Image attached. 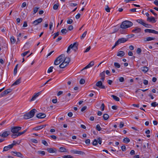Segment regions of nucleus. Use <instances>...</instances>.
I'll return each instance as SVG.
<instances>
[{
    "instance_id": "1",
    "label": "nucleus",
    "mask_w": 158,
    "mask_h": 158,
    "mask_svg": "<svg viewBox=\"0 0 158 158\" xmlns=\"http://www.w3.org/2000/svg\"><path fill=\"white\" fill-rule=\"evenodd\" d=\"M133 24V23L131 22L126 20L121 23L120 27L122 29H126L132 26Z\"/></svg>"
},
{
    "instance_id": "2",
    "label": "nucleus",
    "mask_w": 158,
    "mask_h": 158,
    "mask_svg": "<svg viewBox=\"0 0 158 158\" xmlns=\"http://www.w3.org/2000/svg\"><path fill=\"white\" fill-rule=\"evenodd\" d=\"M37 110L35 109L31 110L30 112L26 113L24 115V118L25 119H28L33 117Z\"/></svg>"
},
{
    "instance_id": "3",
    "label": "nucleus",
    "mask_w": 158,
    "mask_h": 158,
    "mask_svg": "<svg viewBox=\"0 0 158 158\" xmlns=\"http://www.w3.org/2000/svg\"><path fill=\"white\" fill-rule=\"evenodd\" d=\"M21 128L22 127H11V131L13 133L11 135V137L14 138L17 137L15 135L19 132V131H20Z\"/></svg>"
},
{
    "instance_id": "4",
    "label": "nucleus",
    "mask_w": 158,
    "mask_h": 158,
    "mask_svg": "<svg viewBox=\"0 0 158 158\" xmlns=\"http://www.w3.org/2000/svg\"><path fill=\"white\" fill-rule=\"evenodd\" d=\"M70 60V58L69 57H65L64 61L59 66V68L60 69L64 68L69 64Z\"/></svg>"
},
{
    "instance_id": "5",
    "label": "nucleus",
    "mask_w": 158,
    "mask_h": 158,
    "mask_svg": "<svg viewBox=\"0 0 158 158\" xmlns=\"http://www.w3.org/2000/svg\"><path fill=\"white\" fill-rule=\"evenodd\" d=\"M64 54H61L57 57L54 61V65H59L60 63L63 62L65 59Z\"/></svg>"
},
{
    "instance_id": "6",
    "label": "nucleus",
    "mask_w": 158,
    "mask_h": 158,
    "mask_svg": "<svg viewBox=\"0 0 158 158\" xmlns=\"http://www.w3.org/2000/svg\"><path fill=\"white\" fill-rule=\"evenodd\" d=\"M78 44L77 42H75L70 44L68 47L67 52L69 53L71 49H72L75 52H76L78 49Z\"/></svg>"
},
{
    "instance_id": "7",
    "label": "nucleus",
    "mask_w": 158,
    "mask_h": 158,
    "mask_svg": "<svg viewBox=\"0 0 158 158\" xmlns=\"http://www.w3.org/2000/svg\"><path fill=\"white\" fill-rule=\"evenodd\" d=\"M12 91V89H9L5 90L0 94V97H2L4 96L6 94H7L11 92Z\"/></svg>"
},
{
    "instance_id": "8",
    "label": "nucleus",
    "mask_w": 158,
    "mask_h": 158,
    "mask_svg": "<svg viewBox=\"0 0 158 158\" xmlns=\"http://www.w3.org/2000/svg\"><path fill=\"white\" fill-rule=\"evenodd\" d=\"M96 85L100 89H105V86L102 85V83L101 81H99L97 82Z\"/></svg>"
},
{
    "instance_id": "9",
    "label": "nucleus",
    "mask_w": 158,
    "mask_h": 158,
    "mask_svg": "<svg viewBox=\"0 0 158 158\" xmlns=\"http://www.w3.org/2000/svg\"><path fill=\"white\" fill-rule=\"evenodd\" d=\"M128 40V39L125 38H121L119 39L118 40L116 41L118 45L119 44L122 43H123L126 42Z\"/></svg>"
},
{
    "instance_id": "10",
    "label": "nucleus",
    "mask_w": 158,
    "mask_h": 158,
    "mask_svg": "<svg viewBox=\"0 0 158 158\" xmlns=\"http://www.w3.org/2000/svg\"><path fill=\"white\" fill-rule=\"evenodd\" d=\"M15 145V144L13 143L10 145H9L7 146H5L4 148H3V151H6L8 150H9L10 149L12 148L14 145Z\"/></svg>"
},
{
    "instance_id": "11",
    "label": "nucleus",
    "mask_w": 158,
    "mask_h": 158,
    "mask_svg": "<svg viewBox=\"0 0 158 158\" xmlns=\"http://www.w3.org/2000/svg\"><path fill=\"white\" fill-rule=\"evenodd\" d=\"M43 21V19L41 18H40L39 19H36L33 21L32 24L34 26H36L38 25L40 23H41Z\"/></svg>"
},
{
    "instance_id": "12",
    "label": "nucleus",
    "mask_w": 158,
    "mask_h": 158,
    "mask_svg": "<svg viewBox=\"0 0 158 158\" xmlns=\"http://www.w3.org/2000/svg\"><path fill=\"white\" fill-rule=\"evenodd\" d=\"M144 31L145 32H149L158 34V31L154 30L147 29H145Z\"/></svg>"
},
{
    "instance_id": "13",
    "label": "nucleus",
    "mask_w": 158,
    "mask_h": 158,
    "mask_svg": "<svg viewBox=\"0 0 158 158\" xmlns=\"http://www.w3.org/2000/svg\"><path fill=\"white\" fill-rule=\"evenodd\" d=\"M11 153H14L15 154L14 155L15 156L21 158L23 157V154L20 152H17L16 151H12Z\"/></svg>"
},
{
    "instance_id": "14",
    "label": "nucleus",
    "mask_w": 158,
    "mask_h": 158,
    "mask_svg": "<svg viewBox=\"0 0 158 158\" xmlns=\"http://www.w3.org/2000/svg\"><path fill=\"white\" fill-rule=\"evenodd\" d=\"M41 92H39L34 94L31 99L30 100V102L34 101L41 94Z\"/></svg>"
},
{
    "instance_id": "15",
    "label": "nucleus",
    "mask_w": 158,
    "mask_h": 158,
    "mask_svg": "<svg viewBox=\"0 0 158 158\" xmlns=\"http://www.w3.org/2000/svg\"><path fill=\"white\" fill-rule=\"evenodd\" d=\"M47 125L46 124L44 125H41L39 126H37L34 128H33V130H35V131H37L43 128L44 127H45Z\"/></svg>"
},
{
    "instance_id": "16",
    "label": "nucleus",
    "mask_w": 158,
    "mask_h": 158,
    "mask_svg": "<svg viewBox=\"0 0 158 158\" xmlns=\"http://www.w3.org/2000/svg\"><path fill=\"white\" fill-rule=\"evenodd\" d=\"M71 152L74 154H78L79 155H83L84 154V153L83 152L77 150H72L71 151Z\"/></svg>"
},
{
    "instance_id": "17",
    "label": "nucleus",
    "mask_w": 158,
    "mask_h": 158,
    "mask_svg": "<svg viewBox=\"0 0 158 158\" xmlns=\"http://www.w3.org/2000/svg\"><path fill=\"white\" fill-rule=\"evenodd\" d=\"M46 115L43 113H40L37 114L36 115V117L39 118H43L45 117Z\"/></svg>"
},
{
    "instance_id": "18",
    "label": "nucleus",
    "mask_w": 158,
    "mask_h": 158,
    "mask_svg": "<svg viewBox=\"0 0 158 158\" xmlns=\"http://www.w3.org/2000/svg\"><path fill=\"white\" fill-rule=\"evenodd\" d=\"M47 150L50 153H56L57 152V150L56 148H47Z\"/></svg>"
},
{
    "instance_id": "19",
    "label": "nucleus",
    "mask_w": 158,
    "mask_h": 158,
    "mask_svg": "<svg viewBox=\"0 0 158 158\" xmlns=\"http://www.w3.org/2000/svg\"><path fill=\"white\" fill-rule=\"evenodd\" d=\"M94 64V61H91L88 65H87L84 68L82 69H87L93 66Z\"/></svg>"
},
{
    "instance_id": "20",
    "label": "nucleus",
    "mask_w": 158,
    "mask_h": 158,
    "mask_svg": "<svg viewBox=\"0 0 158 158\" xmlns=\"http://www.w3.org/2000/svg\"><path fill=\"white\" fill-rule=\"evenodd\" d=\"M141 29L140 28H139L138 27H136L132 30V32L135 33H138L140 32L141 31Z\"/></svg>"
},
{
    "instance_id": "21",
    "label": "nucleus",
    "mask_w": 158,
    "mask_h": 158,
    "mask_svg": "<svg viewBox=\"0 0 158 158\" xmlns=\"http://www.w3.org/2000/svg\"><path fill=\"white\" fill-rule=\"evenodd\" d=\"M147 21H149L150 22L154 23L156 22L154 18L153 17H150L149 18H148L147 19Z\"/></svg>"
},
{
    "instance_id": "22",
    "label": "nucleus",
    "mask_w": 158,
    "mask_h": 158,
    "mask_svg": "<svg viewBox=\"0 0 158 158\" xmlns=\"http://www.w3.org/2000/svg\"><path fill=\"white\" fill-rule=\"evenodd\" d=\"M10 134L9 131H4L2 134H0V136L2 137H5L8 136Z\"/></svg>"
},
{
    "instance_id": "23",
    "label": "nucleus",
    "mask_w": 158,
    "mask_h": 158,
    "mask_svg": "<svg viewBox=\"0 0 158 158\" xmlns=\"http://www.w3.org/2000/svg\"><path fill=\"white\" fill-rule=\"evenodd\" d=\"M21 77L17 80L11 86L16 85H19L21 83Z\"/></svg>"
},
{
    "instance_id": "24",
    "label": "nucleus",
    "mask_w": 158,
    "mask_h": 158,
    "mask_svg": "<svg viewBox=\"0 0 158 158\" xmlns=\"http://www.w3.org/2000/svg\"><path fill=\"white\" fill-rule=\"evenodd\" d=\"M125 55V52L124 51H120L118 52L117 53V56H118L122 57Z\"/></svg>"
},
{
    "instance_id": "25",
    "label": "nucleus",
    "mask_w": 158,
    "mask_h": 158,
    "mask_svg": "<svg viewBox=\"0 0 158 158\" xmlns=\"http://www.w3.org/2000/svg\"><path fill=\"white\" fill-rule=\"evenodd\" d=\"M105 71L102 72L100 74V76L101 77V79L103 81L105 79Z\"/></svg>"
},
{
    "instance_id": "26",
    "label": "nucleus",
    "mask_w": 158,
    "mask_h": 158,
    "mask_svg": "<svg viewBox=\"0 0 158 158\" xmlns=\"http://www.w3.org/2000/svg\"><path fill=\"white\" fill-rule=\"evenodd\" d=\"M155 39V38L151 37H147L146 38H145L144 39V41H149L152 40H153Z\"/></svg>"
},
{
    "instance_id": "27",
    "label": "nucleus",
    "mask_w": 158,
    "mask_h": 158,
    "mask_svg": "<svg viewBox=\"0 0 158 158\" xmlns=\"http://www.w3.org/2000/svg\"><path fill=\"white\" fill-rule=\"evenodd\" d=\"M136 21L139 24L143 25V26L145 23V22L142 19H139L136 20Z\"/></svg>"
},
{
    "instance_id": "28",
    "label": "nucleus",
    "mask_w": 158,
    "mask_h": 158,
    "mask_svg": "<svg viewBox=\"0 0 158 158\" xmlns=\"http://www.w3.org/2000/svg\"><path fill=\"white\" fill-rule=\"evenodd\" d=\"M60 151L61 152H67V150L65 148L61 147L60 148Z\"/></svg>"
},
{
    "instance_id": "29",
    "label": "nucleus",
    "mask_w": 158,
    "mask_h": 158,
    "mask_svg": "<svg viewBox=\"0 0 158 158\" xmlns=\"http://www.w3.org/2000/svg\"><path fill=\"white\" fill-rule=\"evenodd\" d=\"M27 131V129H26L24 130L23 131L21 132H19L18 133H17V134H16L15 135H16L17 136H19L23 134H24L25 132H26Z\"/></svg>"
},
{
    "instance_id": "30",
    "label": "nucleus",
    "mask_w": 158,
    "mask_h": 158,
    "mask_svg": "<svg viewBox=\"0 0 158 158\" xmlns=\"http://www.w3.org/2000/svg\"><path fill=\"white\" fill-rule=\"evenodd\" d=\"M111 96L114 100L116 101H119V98L117 96L113 95H112Z\"/></svg>"
},
{
    "instance_id": "31",
    "label": "nucleus",
    "mask_w": 158,
    "mask_h": 158,
    "mask_svg": "<svg viewBox=\"0 0 158 158\" xmlns=\"http://www.w3.org/2000/svg\"><path fill=\"white\" fill-rule=\"evenodd\" d=\"M10 41L11 43L13 44H14L16 41V40L15 38L13 36H11L10 37Z\"/></svg>"
},
{
    "instance_id": "32",
    "label": "nucleus",
    "mask_w": 158,
    "mask_h": 158,
    "mask_svg": "<svg viewBox=\"0 0 158 158\" xmlns=\"http://www.w3.org/2000/svg\"><path fill=\"white\" fill-rule=\"evenodd\" d=\"M103 117L104 120H107L109 118V115L106 114H104Z\"/></svg>"
},
{
    "instance_id": "33",
    "label": "nucleus",
    "mask_w": 158,
    "mask_h": 158,
    "mask_svg": "<svg viewBox=\"0 0 158 158\" xmlns=\"http://www.w3.org/2000/svg\"><path fill=\"white\" fill-rule=\"evenodd\" d=\"M123 141L124 143H127L130 141V140L128 138L126 137L123 139Z\"/></svg>"
},
{
    "instance_id": "34",
    "label": "nucleus",
    "mask_w": 158,
    "mask_h": 158,
    "mask_svg": "<svg viewBox=\"0 0 158 158\" xmlns=\"http://www.w3.org/2000/svg\"><path fill=\"white\" fill-rule=\"evenodd\" d=\"M58 65H54V66H51L48 69H58L59 68Z\"/></svg>"
},
{
    "instance_id": "35",
    "label": "nucleus",
    "mask_w": 158,
    "mask_h": 158,
    "mask_svg": "<svg viewBox=\"0 0 158 158\" xmlns=\"http://www.w3.org/2000/svg\"><path fill=\"white\" fill-rule=\"evenodd\" d=\"M114 65L115 67L117 68H119L120 67V64L117 62H115L114 64Z\"/></svg>"
},
{
    "instance_id": "36",
    "label": "nucleus",
    "mask_w": 158,
    "mask_h": 158,
    "mask_svg": "<svg viewBox=\"0 0 158 158\" xmlns=\"http://www.w3.org/2000/svg\"><path fill=\"white\" fill-rule=\"evenodd\" d=\"M39 9V7H35L33 8V14H35L38 11V9Z\"/></svg>"
},
{
    "instance_id": "37",
    "label": "nucleus",
    "mask_w": 158,
    "mask_h": 158,
    "mask_svg": "<svg viewBox=\"0 0 158 158\" xmlns=\"http://www.w3.org/2000/svg\"><path fill=\"white\" fill-rule=\"evenodd\" d=\"M68 32V30L66 29H63L61 31V32L63 34H65Z\"/></svg>"
},
{
    "instance_id": "38",
    "label": "nucleus",
    "mask_w": 158,
    "mask_h": 158,
    "mask_svg": "<svg viewBox=\"0 0 158 158\" xmlns=\"http://www.w3.org/2000/svg\"><path fill=\"white\" fill-rule=\"evenodd\" d=\"M87 33V31H85L83 34L81 36V39H83L86 36Z\"/></svg>"
},
{
    "instance_id": "39",
    "label": "nucleus",
    "mask_w": 158,
    "mask_h": 158,
    "mask_svg": "<svg viewBox=\"0 0 158 158\" xmlns=\"http://www.w3.org/2000/svg\"><path fill=\"white\" fill-rule=\"evenodd\" d=\"M143 26L146 27L148 28H151L152 27L151 25L148 24L146 23H145Z\"/></svg>"
},
{
    "instance_id": "40",
    "label": "nucleus",
    "mask_w": 158,
    "mask_h": 158,
    "mask_svg": "<svg viewBox=\"0 0 158 158\" xmlns=\"http://www.w3.org/2000/svg\"><path fill=\"white\" fill-rule=\"evenodd\" d=\"M42 143L44 145L46 146H48V144L47 143V142L44 140H42Z\"/></svg>"
},
{
    "instance_id": "41",
    "label": "nucleus",
    "mask_w": 158,
    "mask_h": 158,
    "mask_svg": "<svg viewBox=\"0 0 158 158\" xmlns=\"http://www.w3.org/2000/svg\"><path fill=\"white\" fill-rule=\"evenodd\" d=\"M96 129L98 131H100L101 130L102 128L99 124H97L96 125Z\"/></svg>"
},
{
    "instance_id": "42",
    "label": "nucleus",
    "mask_w": 158,
    "mask_h": 158,
    "mask_svg": "<svg viewBox=\"0 0 158 158\" xmlns=\"http://www.w3.org/2000/svg\"><path fill=\"white\" fill-rule=\"evenodd\" d=\"M98 140L94 139L93 143V145L96 146L98 144Z\"/></svg>"
},
{
    "instance_id": "43",
    "label": "nucleus",
    "mask_w": 158,
    "mask_h": 158,
    "mask_svg": "<svg viewBox=\"0 0 158 158\" xmlns=\"http://www.w3.org/2000/svg\"><path fill=\"white\" fill-rule=\"evenodd\" d=\"M63 158H73V157L70 155H68L63 156Z\"/></svg>"
},
{
    "instance_id": "44",
    "label": "nucleus",
    "mask_w": 158,
    "mask_h": 158,
    "mask_svg": "<svg viewBox=\"0 0 158 158\" xmlns=\"http://www.w3.org/2000/svg\"><path fill=\"white\" fill-rule=\"evenodd\" d=\"M151 106L153 107H155L158 105V104L156 102H153L151 103Z\"/></svg>"
},
{
    "instance_id": "45",
    "label": "nucleus",
    "mask_w": 158,
    "mask_h": 158,
    "mask_svg": "<svg viewBox=\"0 0 158 158\" xmlns=\"http://www.w3.org/2000/svg\"><path fill=\"white\" fill-rule=\"evenodd\" d=\"M97 140H98V143L99 144H101L102 142V139L100 137H99L97 139Z\"/></svg>"
},
{
    "instance_id": "46",
    "label": "nucleus",
    "mask_w": 158,
    "mask_h": 158,
    "mask_svg": "<svg viewBox=\"0 0 158 158\" xmlns=\"http://www.w3.org/2000/svg\"><path fill=\"white\" fill-rule=\"evenodd\" d=\"M141 51V49L140 48H138L136 52L138 54H140Z\"/></svg>"
},
{
    "instance_id": "47",
    "label": "nucleus",
    "mask_w": 158,
    "mask_h": 158,
    "mask_svg": "<svg viewBox=\"0 0 158 158\" xmlns=\"http://www.w3.org/2000/svg\"><path fill=\"white\" fill-rule=\"evenodd\" d=\"M69 5L71 6H75L77 5V4L73 3H70L69 2Z\"/></svg>"
},
{
    "instance_id": "48",
    "label": "nucleus",
    "mask_w": 158,
    "mask_h": 158,
    "mask_svg": "<svg viewBox=\"0 0 158 158\" xmlns=\"http://www.w3.org/2000/svg\"><path fill=\"white\" fill-rule=\"evenodd\" d=\"M110 9L108 5H106V7L105 8V10L107 12H110Z\"/></svg>"
},
{
    "instance_id": "49",
    "label": "nucleus",
    "mask_w": 158,
    "mask_h": 158,
    "mask_svg": "<svg viewBox=\"0 0 158 158\" xmlns=\"http://www.w3.org/2000/svg\"><path fill=\"white\" fill-rule=\"evenodd\" d=\"M38 153L42 155H44L45 154V152L44 151H40L38 152Z\"/></svg>"
},
{
    "instance_id": "50",
    "label": "nucleus",
    "mask_w": 158,
    "mask_h": 158,
    "mask_svg": "<svg viewBox=\"0 0 158 158\" xmlns=\"http://www.w3.org/2000/svg\"><path fill=\"white\" fill-rule=\"evenodd\" d=\"M59 6L58 5L56 4H55L53 6V8L55 10H56L58 9V7Z\"/></svg>"
},
{
    "instance_id": "51",
    "label": "nucleus",
    "mask_w": 158,
    "mask_h": 158,
    "mask_svg": "<svg viewBox=\"0 0 158 158\" xmlns=\"http://www.w3.org/2000/svg\"><path fill=\"white\" fill-rule=\"evenodd\" d=\"M29 51H28L26 52H25L21 54V56H26L29 52Z\"/></svg>"
},
{
    "instance_id": "52",
    "label": "nucleus",
    "mask_w": 158,
    "mask_h": 158,
    "mask_svg": "<svg viewBox=\"0 0 158 158\" xmlns=\"http://www.w3.org/2000/svg\"><path fill=\"white\" fill-rule=\"evenodd\" d=\"M85 83V80L81 79L80 81V83L81 84H83Z\"/></svg>"
},
{
    "instance_id": "53",
    "label": "nucleus",
    "mask_w": 158,
    "mask_h": 158,
    "mask_svg": "<svg viewBox=\"0 0 158 158\" xmlns=\"http://www.w3.org/2000/svg\"><path fill=\"white\" fill-rule=\"evenodd\" d=\"M73 20L71 19H69L67 21V22L68 24H70L72 23H73Z\"/></svg>"
},
{
    "instance_id": "54",
    "label": "nucleus",
    "mask_w": 158,
    "mask_h": 158,
    "mask_svg": "<svg viewBox=\"0 0 158 158\" xmlns=\"http://www.w3.org/2000/svg\"><path fill=\"white\" fill-rule=\"evenodd\" d=\"M29 46V43H27L25 44L24 46L25 48H27Z\"/></svg>"
},
{
    "instance_id": "55",
    "label": "nucleus",
    "mask_w": 158,
    "mask_h": 158,
    "mask_svg": "<svg viewBox=\"0 0 158 158\" xmlns=\"http://www.w3.org/2000/svg\"><path fill=\"white\" fill-rule=\"evenodd\" d=\"M73 27L72 25H70L68 28V30L69 31H71L73 29Z\"/></svg>"
},
{
    "instance_id": "56",
    "label": "nucleus",
    "mask_w": 158,
    "mask_h": 158,
    "mask_svg": "<svg viewBox=\"0 0 158 158\" xmlns=\"http://www.w3.org/2000/svg\"><path fill=\"white\" fill-rule=\"evenodd\" d=\"M90 48L91 47L90 46H89L85 49V50L84 51V52L85 53L88 52L90 50Z\"/></svg>"
},
{
    "instance_id": "57",
    "label": "nucleus",
    "mask_w": 158,
    "mask_h": 158,
    "mask_svg": "<svg viewBox=\"0 0 158 158\" xmlns=\"http://www.w3.org/2000/svg\"><path fill=\"white\" fill-rule=\"evenodd\" d=\"M150 11L151 12H152L155 16H157V14L155 13L154 10H152V9H150Z\"/></svg>"
},
{
    "instance_id": "58",
    "label": "nucleus",
    "mask_w": 158,
    "mask_h": 158,
    "mask_svg": "<svg viewBox=\"0 0 158 158\" xmlns=\"http://www.w3.org/2000/svg\"><path fill=\"white\" fill-rule=\"evenodd\" d=\"M121 149L123 151H125L126 150V148L125 146L123 145L121 147Z\"/></svg>"
},
{
    "instance_id": "59",
    "label": "nucleus",
    "mask_w": 158,
    "mask_h": 158,
    "mask_svg": "<svg viewBox=\"0 0 158 158\" xmlns=\"http://www.w3.org/2000/svg\"><path fill=\"white\" fill-rule=\"evenodd\" d=\"M119 81L121 82H123L124 81V78L122 77H120L119 78Z\"/></svg>"
},
{
    "instance_id": "60",
    "label": "nucleus",
    "mask_w": 158,
    "mask_h": 158,
    "mask_svg": "<svg viewBox=\"0 0 158 158\" xmlns=\"http://www.w3.org/2000/svg\"><path fill=\"white\" fill-rule=\"evenodd\" d=\"M124 126V123L123 122H121L120 123L119 127L120 128H122Z\"/></svg>"
},
{
    "instance_id": "61",
    "label": "nucleus",
    "mask_w": 158,
    "mask_h": 158,
    "mask_svg": "<svg viewBox=\"0 0 158 158\" xmlns=\"http://www.w3.org/2000/svg\"><path fill=\"white\" fill-rule=\"evenodd\" d=\"M31 142L33 143H38V141L35 139H31Z\"/></svg>"
},
{
    "instance_id": "62",
    "label": "nucleus",
    "mask_w": 158,
    "mask_h": 158,
    "mask_svg": "<svg viewBox=\"0 0 158 158\" xmlns=\"http://www.w3.org/2000/svg\"><path fill=\"white\" fill-rule=\"evenodd\" d=\"M104 107H105V106H104V105L103 103H102L101 105V110L102 111H103L104 110Z\"/></svg>"
},
{
    "instance_id": "63",
    "label": "nucleus",
    "mask_w": 158,
    "mask_h": 158,
    "mask_svg": "<svg viewBox=\"0 0 158 158\" xmlns=\"http://www.w3.org/2000/svg\"><path fill=\"white\" fill-rule=\"evenodd\" d=\"M81 15L79 13L77 14L75 16V18L77 19H78L80 18Z\"/></svg>"
},
{
    "instance_id": "64",
    "label": "nucleus",
    "mask_w": 158,
    "mask_h": 158,
    "mask_svg": "<svg viewBox=\"0 0 158 158\" xmlns=\"http://www.w3.org/2000/svg\"><path fill=\"white\" fill-rule=\"evenodd\" d=\"M143 83L145 85H147L148 84V81L146 80H144Z\"/></svg>"
}]
</instances>
